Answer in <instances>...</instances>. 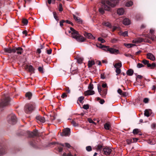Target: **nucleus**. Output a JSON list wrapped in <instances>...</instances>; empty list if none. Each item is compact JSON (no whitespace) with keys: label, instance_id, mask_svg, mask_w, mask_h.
Returning a JSON list of instances; mask_svg holds the SVG:
<instances>
[{"label":"nucleus","instance_id":"obj_1","mask_svg":"<svg viewBox=\"0 0 156 156\" xmlns=\"http://www.w3.org/2000/svg\"><path fill=\"white\" fill-rule=\"evenodd\" d=\"M118 2L117 0H102L101 7L99 8V11L101 14L105 13L104 10L109 11L111 7H114Z\"/></svg>","mask_w":156,"mask_h":156},{"label":"nucleus","instance_id":"obj_2","mask_svg":"<svg viewBox=\"0 0 156 156\" xmlns=\"http://www.w3.org/2000/svg\"><path fill=\"white\" fill-rule=\"evenodd\" d=\"M5 52L9 53H15L16 52L17 54L21 55L23 52V48L20 47L15 48H7L4 49Z\"/></svg>","mask_w":156,"mask_h":156},{"label":"nucleus","instance_id":"obj_3","mask_svg":"<svg viewBox=\"0 0 156 156\" xmlns=\"http://www.w3.org/2000/svg\"><path fill=\"white\" fill-rule=\"evenodd\" d=\"M71 37L79 42H83L85 40V38L80 34L77 31L71 33Z\"/></svg>","mask_w":156,"mask_h":156},{"label":"nucleus","instance_id":"obj_4","mask_svg":"<svg viewBox=\"0 0 156 156\" xmlns=\"http://www.w3.org/2000/svg\"><path fill=\"white\" fill-rule=\"evenodd\" d=\"M34 108L35 107L33 105L28 104L25 106V111L26 113H30L34 110Z\"/></svg>","mask_w":156,"mask_h":156},{"label":"nucleus","instance_id":"obj_5","mask_svg":"<svg viewBox=\"0 0 156 156\" xmlns=\"http://www.w3.org/2000/svg\"><path fill=\"white\" fill-rule=\"evenodd\" d=\"M100 86L98 85V92H99L100 95L103 98H105L106 96L107 93V89H101L100 88Z\"/></svg>","mask_w":156,"mask_h":156},{"label":"nucleus","instance_id":"obj_6","mask_svg":"<svg viewBox=\"0 0 156 156\" xmlns=\"http://www.w3.org/2000/svg\"><path fill=\"white\" fill-rule=\"evenodd\" d=\"M10 101V99L9 97H5L4 99L0 103V107H3L8 105Z\"/></svg>","mask_w":156,"mask_h":156},{"label":"nucleus","instance_id":"obj_7","mask_svg":"<svg viewBox=\"0 0 156 156\" xmlns=\"http://www.w3.org/2000/svg\"><path fill=\"white\" fill-rule=\"evenodd\" d=\"M77 68L76 65L75 63H72L71 65V67L70 68V71L72 74H74L76 73L77 72Z\"/></svg>","mask_w":156,"mask_h":156},{"label":"nucleus","instance_id":"obj_8","mask_svg":"<svg viewBox=\"0 0 156 156\" xmlns=\"http://www.w3.org/2000/svg\"><path fill=\"white\" fill-rule=\"evenodd\" d=\"M112 149L108 147L104 148L103 149L104 154L106 155H108L110 154L112 152Z\"/></svg>","mask_w":156,"mask_h":156},{"label":"nucleus","instance_id":"obj_9","mask_svg":"<svg viewBox=\"0 0 156 156\" xmlns=\"http://www.w3.org/2000/svg\"><path fill=\"white\" fill-rule=\"evenodd\" d=\"M70 134V129L69 128H66L64 129L62 135L66 136H68Z\"/></svg>","mask_w":156,"mask_h":156},{"label":"nucleus","instance_id":"obj_10","mask_svg":"<svg viewBox=\"0 0 156 156\" xmlns=\"http://www.w3.org/2000/svg\"><path fill=\"white\" fill-rule=\"evenodd\" d=\"M37 120L39 122L42 123H44L45 122V119L43 117L38 115L36 117Z\"/></svg>","mask_w":156,"mask_h":156},{"label":"nucleus","instance_id":"obj_11","mask_svg":"<svg viewBox=\"0 0 156 156\" xmlns=\"http://www.w3.org/2000/svg\"><path fill=\"white\" fill-rule=\"evenodd\" d=\"M147 57L148 59L154 61L155 59L154 56L151 53H149L146 54Z\"/></svg>","mask_w":156,"mask_h":156},{"label":"nucleus","instance_id":"obj_12","mask_svg":"<svg viewBox=\"0 0 156 156\" xmlns=\"http://www.w3.org/2000/svg\"><path fill=\"white\" fill-rule=\"evenodd\" d=\"M17 121V118L15 115L12 114L11 116V122L12 123L14 124Z\"/></svg>","mask_w":156,"mask_h":156},{"label":"nucleus","instance_id":"obj_13","mask_svg":"<svg viewBox=\"0 0 156 156\" xmlns=\"http://www.w3.org/2000/svg\"><path fill=\"white\" fill-rule=\"evenodd\" d=\"M94 91L92 90H89L84 92V95L85 96L93 95L94 94Z\"/></svg>","mask_w":156,"mask_h":156},{"label":"nucleus","instance_id":"obj_14","mask_svg":"<svg viewBox=\"0 0 156 156\" xmlns=\"http://www.w3.org/2000/svg\"><path fill=\"white\" fill-rule=\"evenodd\" d=\"M118 93L121 96L123 97H126L128 95V94L126 92H123L120 89H119L117 90Z\"/></svg>","mask_w":156,"mask_h":156},{"label":"nucleus","instance_id":"obj_15","mask_svg":"<svg viewBox=\"0 0 156 156\" xmlns=\"http://www.w3.org/2000/svg\"><path fill=\"white\" fill-rule=\"evenodd\" d=\"M84 36L87 38L91 39H94V38L90 34L85 32L84 34Z\"/></svg>","mask_w":156,"mask_h":156},{"label":"nucleus","instance_id":"obj_16","mask_svg":"<svg viewBox=\"0 0 156 156\" xmlns=\"http://www.w3.org/2000/svg\"><path fill=\"white\" fill-rule=\"evenodd\" d=\"M27 68L28 69L29 72L32 73H34V68L31 65L28 66L27 65L26 66Z\"/></svg>","mask_w":156,"mask_h":156},{"label":"nucleus","instance_id":"obj_17","mask_svg":"<svg viewBox=\"0 0 156 156\" xmlns=\"http://www.w3.org/2000/svg\"><path fill=\"white\" fill-rule=\"evenodd\" d=\"M97 46L98 47H99L100 48H103V49L105 51H109V50L110 48L108 46H106L104 45H102L101 44H100L99 45V46H98L97 45Z\"/></svg>","mask_w":156,"mask_h":156},{"label":"nucleus","instance_id":"obj_18","mask_svg":"<svg viewBox=\"0 0 156 156\" xmlns=\"http://www.w3.org/2000/svg\"><path fill=\"white\" fill-rule=\"evenodd\" d=\"M32 94L31 92H28L26 93L25 94V97L28 100H30L31 99L32 97Z\"/></svg>","mask_w":156,"mask_h":156},{"label":"nucleus","instance_id":"obj_19","mask_svg":"<svg viewBox=\"0 0 156 156\" xmlns=\"http://www.w3.org/2000/svg\"><path fill=\"white\" fill-rule=\"evenodd\" d=\"M144 40L142 38L139 37L133 40V43H140L144 41Z\"/></svg>","mask_w":156,"mask_h":156},{"label":"nucleus","instance_id":"obj_20","mask_svg":"<svg viewBox=\"0 0 156 156\" xmlns=\"http://www.w3.org/2000/svg\"><path fill=\"white\" fill-rule=\"evenodd\" d=\"M109 51L112 54H114L115 53H118L119 51L118 50L112 48H110L109 50Z\"/></svg>","mask_w":156,"mask_h":156},{"label":"nucleus","instance_id":"obj_21","mask_svg":"<svg viewBox=\"0 0 156 156\" xmlns=\"http://www.w3.org/2000/svg\"><path fill=\"white\" fill-rule=\"evenodd\" d=\"M130 23V20L128 18L124 19L123 21V23L125 25H129Z\"/></svg>","mask_w":156,"mask_h":156},{"label":"nucleus","instance_id":"obj_22","mask_svg":"<svg viewBox=\"0 0 156 156\" xmlns=\"http://www.w3.org/2000/svg\"><path fill=\"white\" fill-rule=\"evenodd\" d=\"M124 12V9L122 8H119L117 10V13L120 15H122L123 14Z\"/></svg>","mask_w":156,"mask_h":156},{"label":"nucleus","instance_id":"obj_23","mask_svg":"<svg viewBox=\"0 0 156 156\" xmlns=\"http://www.w3.org/2000/svg\"><path fill=\"white\" fill-rule=\"evenodd\" d=\"M151 112V109H146L144 111V115L147 117H149Z\"/></svg>","mask_w":156,"mask_h":156},{"label":"nucleus","instance_id":"obj_24","mask_svg":"<svg viewBox=\"0 0 156 156\" xmlns=\"http://www.w3.org/2000/svg\"><path fill=\"white\" fill-rule=\"evenodd\" d=\"M133 71L132 69H129L126 71V73L128 76H131L133 75Z\"/></svg>","mask_w":156,"mask_h":156},{"label":"nucleus","instance_id":"obj_25","mask_svg":"<svg viewBox=\"0 0 156 156\" xmlns=\"http://www.w3.org/2000/svg\"><path fill=\"white\" fill-rule=\"evenodd\" d=\"M74 19L77 22L79 23H82V20L78 17L76 16L75 15H73Z\"/></svg>","mask_w":156,"mask_h":156},{"label":"nucleus","instance_id":"obj_26","mask_svg":"<svg viewBox=\"0 0 156 156\" xmlns=\"http://www.w3.org/2000/svg\"><path fill=\"white\" fill-rule=\"evenodd\" d=\"M102 24L109 28H111L112 27L111 24L108 22H104L102 23Z\"/></svg>","mask_w":156,"mask_h":156},{"label":"nucleus","instance_id":"obj_27","mask_svg":"<svg viewBox=\"0 0 156 156\" xmlns=\"http://www.w3.org/2000/svg\"><path fill=\"white\" fill-rule=\"evenodd\" d=\"M156 66V64L155 63H153L151 64H148V67H150L151 69H154Z\"/></svg>","mask_w":156,"mask_h":156},{"label":"nucleus","instance_id":"obj_28","mask_svg":"<svg viewBox=\"0 0 156 156\" xmlns=\"http://www.w3.org/2000/svg\"><path fill=\"white\" fill-rule=\"evenodd\" d=\"M133 3L132 1H129L126 2L125 4V6L126 7H130L133 5Z\"/></svg>","mask_w":156,"mask_h":156},{"label":"nucleus","instance_id":"obj_29","mask_svg":"<svg viewBox=\"0 0 156 156\" xmlns=\"http://www.w3.org/2000/svg\"><path fill=\"white\" fill-rule=\"evenodd\" d=\"M38 71L41 73H44V69L43 67V66H39L38 68Z\"/></svg>","mask_w":156,"mask_h":156},{"label":"nucleus","instance_id":"obj_30","mask_svg":"<svg viewBox=\"0 0 156 156\" xmlns=\"http://www.w3.org/2000/svg\"><path fill=\"white\" fill-rule=\"evenodd\" d=\"M94 63V61H89L88 62V66L89 67H91Z\"/></svg>","mask_w":156,"mask_h":156},{"label":"nucleus","instance_id":"obj_31","mask_svg":"<svg viewBox=\"0 0 156 156\" xmlns=\"http://www.w3.org/2000/svg\"><path fill=\"white\" fill-rule=\"evenodd\" d=\"M110 127H111V126H110V125L108 123H105L104 125V128L106 129H107V130L109 129Z\"/></svg>","mask_w":156,"mask_h":156},{"label":"nucleus","instance_id":"obj_32","mask_svg":"<svg viewBox=\"0 0 156 156\" xmlns=\"http://www.w3.org/2000/svg\"><path fill=\"white\" fill-rule=\"evenodd\" d=\"M124 45L127 48H130L134 46V44H124Z\"/></svg>","mask_w":156,"mask_h":156},{"label":"nucleus","instance_id":"obj_33","mask_svg":"<svg viewBox=\"0 0 156 156\" xmlns=\"http://www.w3.org/2000/svg\"><path fill=\"white\" fill-rule=\"evenodd\" d=\"M121 63H118L115 64L114 65V67L115 68H120L122 66Z\"/></svg>","mask_w":156,"mask_h":156},{"label":"nucleus","instance_id":"obj_34","mask_svg":"<svg viewBox=\"0 0 156 156\" xmlns=\"http://www.w3.org/2000/svg\"><path fill=\"white\" fill-rule=\"evenodd\" d=\"M140 130L138 129H135L133 130V133L134 134H137L139 132H140Z\"/></svg>","mask_w":156,"mask_h":156},{"label":"nucleus","instance_id":"obj_35","mask_svg":"<svg viewBox=\"0 0 156 156\" xmlns=\"http://www.w3.org/2000/svg\"><path fill=\"white\" fill-rule=\"evenodd\" d=\"M22 22L24 25H27L28 23V21L26 19H23L22 20Z\"/></svg>","mask_w":156,"mask_h":156},{"label":"nucleus","instance_id":"obj_36","mask_svg":"<svg viewBox=\"0 0 156 156\" xmlns=\"http://www.w3.org/2000/svg\"><path fill=\"white\" fill-rule=\"evenodd\" d=\"M149 61L148 60H147L146 59H144L142 61V62L145 65H147V66L148 67V64H149Z\"/></svg>","mask_w":156,"mask_h":156},{"label":"nucleus","instance_id":"obj_37","mask_svg":"<svg viewBox=\"0 0 156 156\" xmlns=\"http://www.w3.org/2000/svg\"><path fill=\"white\" fill-rule=\"evenodd\" d=\"M63 156H76V154H75L74 155H72L70 152L68 154H66L65 153H64L62 155Z\"/></svg>","mask_w":156,"mask_h":156},{"label":"nucleus","instance_id":"obj_38","mask_svg":"<svg viewBox=\"0 0 156 156\" xmlns=\"http://www.w3.org/2000/svg\"><path fill=\"white\" fill-rule=\"evenodd\" d=\"M103 145L102 144H98L95 147L96 149L99 150L101 149Z\"/></svg>","mask_w":156,"mask_h":156},{"label":"nucleus","instance_id":"obj_39","mask_svg":"<svg viewBox=\"0 0 156 156\" xmlns=\"http://www.w3.org/2000/svg\"><path fill=\"white\" fill-rule=\"evenodd\" d=\"M83 60V58L78 57L77 58V62L78 63H81L82 62Z\"/></svg>","mask_w":156,"mask_h":156},{"label":"nucleus","instance_id":"obj_40","mask_svg":"<svg viewBox=\"0 0 156 156\" xmlns=\"http://www.w3.org/2000/svg\"><path fill=\"white\" fill-rule=\"evenodd\" d=\"M149 38L150 39H151L152 41H154L155 39L156 38V37L153 35H149Z\"/></svg>","mask_w":156,"mask_h":156},{"label":"nucleus","instance_id":"obj_41","mask_svg":"<svg viewBox=\"0 0 156 156\" xmlns=\"http://www.w3.org/2000/svg\"><path fill=\"white\" fill-rule=\"evenodd\" d=\"M115 72L116 73V75H117L119 74L121 72V70L119 68H116Z\"/></svg>","mask_w":156,"mask_h":156},{"label":"nucleus","instance_id":"obj_42","mask_svg":"<svg viewBox=\"0 0 156 156\" xmlns=\"http://www.w3.org/2000/svg\"><path fill=\"white\" fill-rule=\"evenodd\" d=\"M93 88V85L90 83L88 86V89L90 90H92Z\"/></svg>","mask_w":156,"mask_h":156},{"label":"nucleus","instance_id":"obj_43","mask_svg":"<svg viewBox=\"0 0 156 156\" xmlns=\"http://www.w3.org/2000/svg\"><path fill=\"white\" fill-rule=\"evenodd\" d=\"M155 33V31L154 30L151 29L150 30L149 35H153Z\"/></svg>","mask_w":156,"mask_h":156},{"label":"nucleus","instance_id":"obj_44","mask_svg":"<svg viewBox=\"0 0 156 156\" xmlns=\"http://www.w3.org/2000/svg\"><path fill=\"white\" fill-rule=\"evenodd\" d=\"M98 41L101 42V43H103L105 42V41L103 38L101 37H100L98 38Z\"/></svg>","mask_w":156,"mask_h":156},{"label":"nucleus","instance_id":"obj_45","mask_svg":"<svg viewBox=\"0 0 156 156\" xmlns=\"http://www.w3.org/2000/svg\"><path fill=\"white\" fill-rule=\"evenodd\" d=\"M37 135V132L36 131H34L31 133V136H36Z\"/></svg>","mask_w":156,"mask_h":156},{"label":"nucleus","instance_id":"obj_46","mask_svg":"<svg viewBox=\"0 0 156 156\" xmlns=\"http://www.w3.org/2000/svg\"><path fill=\"white\" fill-rule=\"evenodd\" d=\"M83 108L87 110L89 108V105L88 104L84 105L83 106Z\"/></svg>","mask_w":156,"mask_h":156},{"label":"nucleus","instance_id":"obj_47","mask_svg":"<svg viewBox=\"0 0 156 156\" xmlns=\"http://www.w3.org/2000/svg\"><path fill=\"white\" fill-rule=\"evenodd\" d=\"M86 150L88 151H90L92 150V148L90 146H88L86 147Z\"/></svg>","mask_w":156,"mask_h":156},{"label":"nucleus","instance_id":"obj_48","mask_svg":"<svg viewBox=\"0 0 156 156\" xmlns=\"http://www.w3.org/2000/svg\"><path fill=\"white\" fill-rule=\"evenodd\" d=\"M5 153V150L4 149H2L0 150V155L3 154Z\"/></svg>","mask_w":156,"mask_h":156},{"label":"nucleus","instance_id":"obj_49","mask_svg":"<svg viewBox=\"0 0 156 156\" xmlns=\"http://www.w3.org/2000/svg\"><path fill=\"white\" fill-rule=\"evenodd\" d=\"M53 15H54V17L55 18V19L56 20H59V19L58 18V16H56V13L55 12H54L53 13Z\"/></svg>","mask_w":156,"mask_h":156},{"label":"nucleus","instance_id":"obj_50","mask_svg":"<svg viewBox=\"0 0 156 156\" xmlns=\"http://www.w3.org/2000/svg\"><path fill=\"white\" fill-rule=\"evenodd\" d=\"M55 119V115H50V120L51 121H52Z\"/></svg>","mask_w":156,"mask_h":156},{"label":"nucleus","instance_id":"obj_51","mask_svg":"<svg viewBox=\"0 0 156 156\" xmlns=\"http://www.w3.org/2000/svg\"><path fill=\"white\" fill-rule=\"evenodd\" d=\"M59 11L60 12L62 11L63 10L62 5L61 4H60L59 5Z\"/></svg>","mask_w":156,"mask_h":156},{"label":"nucleus","instance_id":"obj_52","mask_svg":"<svg viewBox=\"0 0 156 156\" xmlns=\"http://www.w3.org/2000/svg\"><path fill=\"white\" fill-rule=\"evenodd\" d=\"M118 41V40L116 38H113L111 40V42L112 43H116Z\"/></svg>","mask_w":156,"mask_h":156},{"label":"nucleus","instance_id":"obj_53","mask_svg":"<svg viewBox=\"0 0 156 156\" xmlns=\"http://www.w3.org/2000/svg\"><path fill=\"white\" fill-rule=\"evenodd\" d=\"M72 124L74 126H76L78 125V123L76 122L74 120H73L71 122Z\"/></svg>","mask_w":156,"mask_h":156},{"label":"nucleus","instance_id":"obj_54","mask_svg":"<svg viewBox=\"0 0 156 156\" xmlns=\"http://www.w3.org/2000/svg\"><path fill=\"white\" fill-rule=\"evenodd\" d=\"M144 66L141 63H138L137 65V67L138 68L144 67Z\"/></svg>","mask_w":156,"mask_h":156},{"label":"nucleus","instance_id":"obj_55","mask_svg":"<svg viewBox=\"0 0 156 156\" xmlns=\"http://www.w3.org/2000/svg\"><path fill=\"white\" fill-rule=\"evenodd\" d=\"M84 99V97L83 96H81L80 97L78 98V100L80 102H81Z\"/></svg>","mask_w":156,"mask_h":156},{"label":"nucleus","instance_id":"obj_56","mask_svg":"<svg viewBox=\"0 0 156 156\" xmlns=\"http://www.w3.org/2000/svg\"><path fill=\"white\" fill-rule=\"evenodd\" d=\"M65 145L66 147L68 148H70L71 147V145L69 144L68 143H65Z\"/></svg>","mask_w":156,"mask_h":156},{"label":"nucleus","instance_id":"obj_57","mask_svg":"<svg viewBox=\"0 0 156 156\" xmlns=\"http://www.w3.org/2000/svg\"><path fill=\"white\" fill-rule=\"evenodd\" d=\"M142 19V17L139 15H138L136 16V19L137 20H141Z\"/></svg>","mask_w":156,"mask_h":156},{"label":"nucleus","instance_id":"obj_58","mask_svg":"<svg viewBox=\"0 0 156 156\" xmlns=\"http://www.w3.org/2000/svg\"><path fill=\"white\" fill-rule=\"evenodd\" d=\"M127 33H128L126 31H125V32H123L122 34H121L122 35V36H123L125 37L126 36H127Z\"/></svg>","mask_w":156,"mask_h":156},{"label":"nucleus","instance_id":"obj_59","mask_svg":"<svg viewBox=\"0 0 156 156\" xmlns=\"http://www.w3.org/2000/svg\"><path fill=\"white\" fill-rule=\"evenodd\" d=\"M88 120L89 123L95 124V122L91 119H88Z\"/></svg>","mask_w":156,"mask_h":156},{"label":"nucleus","instance_id":"obj_60","mask_svg":"<svg viewBox=\"0 0 156 156\" xmlns=\"http://www.w3.org/2000/svg\"><path fill=\"white\" fill-rule=\"evenodd\" d=\"M142 78H143L142 76L141 75H138L137 76V77L136 78V80H137L138 79H141Z\"/></svg>","mask_w":156,"mask_h":156},{"label":"nucleus","instance_id":"obj_61","mask_svg":"<svg viewBox=\"0 0 156 156\" xmlns=\"http://www.w3.org/2000/svg\"><path fill=\"white\" fill-rule=\"evenodd\" d=\"M149 99L147 98H144L143 100L144 102L145 103H147Z\"/></svg>","mask_w":156,"mask_h":156},{"label":"nucleus","instance_id":"obj_62","mask_svg":"<svg viewBox=\"0 0 156 156\" xmlns=\"http://www.w3.org/2000/svg\"><path fill=\"white\" fill-rule=\"evenodd\" d=\"M67 97V95L66 94V93H63L62 95L61 96V97L62 98H65V97Z\"/></svg>","mask_w":156,"mask_h":156},{"label":"nucleus","instance_id":"obj_63","mask_svg":"<svg viewBox=\"0 0 156 156\" xmlns=\"http://www.w3.org/2000/svg\"><path fill=\"white\" fill-rule=\"evenodd\" d=\"M52 52V50L51 49H50L49 50H47V54H51Z\"/></svg>","mask_w":156,"mask_h":156},{"label":"nucleus","instance_id":"obj_64","mask_svg":"<svg viewBox=\"0 0 156 156\" xmlns=\"http://www.w3.org/2000/svg\"><path fill=\"white\" fill-rule=\"evenodd\" d=\"M146 27V25L144 24H142L140 27L141 29H143L145 28Z\"/></svg>","mask_w":156,"mask_h":156}]
</instances>
